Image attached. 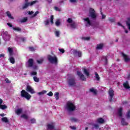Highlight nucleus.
Masks as SVG:
<instances>
[{
    "mask_svg": "<svg viewBox=\"0 0 130 130\" xmlns=\"http://www.w3.org/2000/svg\"><path fill=\"white\" fill-rule=\"evenodd\" d=\"M66 109H67V110L68 111H74V110L76 109V107L75 106L74 103L71 102H68L67 103Z\"/></svg>",
    "mask_w": 130,
    "mask_h": 130,
    "instance_id": "nucleus-1",
    "label": "nucleus"
},
{
    "mask_svg": "<svg viewBox=\"0 0 130 130\" xmlns=\"http://www.w3.org/2000/svg\"><path fill=\"white\" fill-rule=\"evenodd\" d=\"M48 59L51 63H54V64H57V57L55 55L51 56L50 55H48Z\"/></svg>",
    "mask_w": 130,
    "mask_h": 130,
    "instance_id": "nucleus-2",
    "label": "nucleus"
},
{
    "mask_svg": "<svg viewBox=\"0 0 130 130\" xmlns=\"http://www.w3.org/2000/svg\"><path fill=\"white\" fill-rule=\"evenodd\" d=\"M21 96L23 98H25L26 100H30V99H31V95L24 90L21 91Z\"/></svg>",
    "mask_w": 130,
    "mask_h": 130,
    "instance_id": "nucleus-3",
    "label": "nucleus"
},
{
    "mask_svg": "<svg viewBox=\"0 0 130 130\" xmlns=\"http://www.w3.org/2000/svg\"><path fill=\"white\" fill-rule=\"evenodd\" d=\"M67 22L69 23V25H70L72 29H75L77 28V24H76V23H75L74 21H73V19H72V18H68V19L67 20Z\"/></svg>",
    "mask_w": 130,
    "mask_h": 130,
    "instance_id": "nucleus-4",
    "label": "nucleus"
},
{
    "mask_svg": "<svg viewBox=\"0 0 130 130\" xmlns=\"http://www.w3.org/2000/svg\"><path fill=\"white\" fill-rule=\"evenodd\" d=\"M96 13H95V10L92 8H90L89 17H91L92 19H96Z\"/></svg>",
    "mask_w": 130,
    "mask_h": 130,
    "instance_id": "nucleus-5",
    "label": "nucleus"
},
{
    "mask_svg": "<svg viewBox=\"0 0 130 130\" xmlns=\"http://www.w3.org/2000/svg\"><path fill=\"white\" fill-rule=\"evenodd\" d=\"M3 39L5 41H10L11 39V36L8 33V31H5L3 32Z\"/></svg>",
    "mask_w": 130,
    "mask_h": 130,
    "instance_id": "nucleus-6",
    "label": "nucleus"
},
{
    "mask_svg": "<svg viewBox=\"0 0 130 130\" xmlns=\"http://www.w3.org/2000/svg\"><path fill=\"white\" fill-rule=\"evenodd\" d=\"M38 1H35L33 2H31V3H26L24 5H23V9H26L28 8L29 6H32L34 5H35L36 3H38Z\"/></svg>",
    "mask_w": 130,
    "mask_h": 130,
    "instance_id": "nucleus-7",
    "label": "nucleus"
},
{
    "mask_svg": "<svg viewBox=\"0 0 130 130\" xmlns=\"http://www.w3.org/2000/svg\"><path fill=\"white\" fill-rule=\"evenodd\" d=\"M109 95L110 96L109 100L110 102H112V99L113 98V96H114V91H113V89H112V88H110L109 90Z\"/></svg>",
    "mask_w": 130,
    "mask_h": 130,
    "instance_id": "nucleus-8",
    "label": "nucleus"
},
{
    "mask_svg": "<svg viewBox=\"0 0 130 130\" xmlns=\"http://www.w3.org/2000/svg\"><path fill=\"white\" fill-rule=\"evenodd\" d=\"M26 91H27V92H29L31 94H35L34 89L29 85L26 86Z\"/></svg>",
    "mask_w": 130,
    "mask_h": 130,
    "instance_id": "nucleus-9",
    "label": "nucleus"
},
{
    "mask_svg": "<svg viewBox=\"0 0 130 130\" xmlns=\"http://www.w3.org/2000/svg\"><path fill=\"white\" fill-rule=\"evenodd\" d=\"M48 129L47 130H60L59 129H55L54 128V123H50L47 125Z\"/></svg>",
    "mask_w": 130,
    "mask_h": 130,
    "instance_id": "nucleus-10",
    "label": "nucleus"
},
{
    "mask_svg": "<svg viewBox=\"0 0 130 130\" xmlns=\"http://www.w3.org/2000/svg\"><path fill=\"white\" fill-rule=\"evenodd\" d=\"M83 20L86 26H91V21H90L89 18H84Z\"/></svg>",
    "mask_w": 130,
    "mask_h": 130,
    "instance_id": "nucleus-11",
    "label": "nucleus"
},
{
    "mask_svg": "<svg viewBox=\"0 0 130 130\" xmlns=\"http://www.w3.org/2000/svg\"><path fill=\"white\" fill-rule=\"evenodd\" d=\"M38 14H39V11L36 12L35 14H34V12L33 11L28 12V15H30L31 16V18H34L35 17H36V16H37Z\"/></svg>",
    "mask_w": 130,
    "mask_h": 130,
    "instance_id": "nucleus-12",
    "label": "nucleus"
},
{
    "mask_svg": "<svg viewBox=\"0 0 130 130\" xmlns=\"http://www.w3.org/2000/svg\"><path fill=\"white\" fill-rule=\"evenodd\" d=\"M77 75L80 77V79L82 80V81H86V78H85V76L82 73L78 71L77 72Z\"/></svg>",
    "mask_w": 130,
    "mask_h": 130,
    "instance_id": "nucleus-13",
    "label": "nucleus"
},
{
    "mask_svg": "<svg viewBox=\"0 0 130 130\" xmlns=\"http://www.w3.org/2000/svg\"><path fill=\"white\" fill-rule=\"evenodd\" d=\"M33 64H34L33 59H29L28 60V62L26 63V66L27 67L31 68V67L33 66Z\"/></svg>",
    "mask_w": 130,
    "mask_h": 130,
    "instance_id": "nucleus-14",
    "label": "nucleus"
},
{
    "mask_svg": "<svg viewBox=\"0 0 130 130\" xmlns=\"http://www.w3.org/2000/svg\"><path fill=\"white\" fill-rule=\"evenodd\" d=\"M96 122L97 123H99L100 124H103V123H104L105 122V120L102 118H98L96 119Z\"/></svg>",
    "mask_w": 130,
    "mask_h": 130,
    "instance_id": "nucleus-15",
    "label": "nucleus"
},
{
    "mask_svg": "<svg viewBox=\"0 0 130 130\" xmlns=\"http://www.w3.org/2000/svg\"><path fill=\"white\" fill-rule=\"evenodd\" d=\"M74 54L75 56H78V57H81V56H82V52L79 51L74 50Z\"/></svg>",
    "mask_w": 130,
    "mask_h": 130,
    "instance_id": "nucleus-16",
    "label": "nucleus"
},
{
    "mask_svg": "<svg viewBox=\"0 0 130 130\" xmlns=\"http://www.w3.org/2000/svg\"><path fill=\"white\" fill-rule=\"evenodd\" d=\"M122 108H120L118 109L116 115H118V117H121L122 116Z\"/></svg>",
    "mask_w": 130,
    "mask_h": 130,
    "instance_id": "nucleus-17",
    "label": "nucleus"
},
{
    "mask_svg": "<svg viewBox=\"0 0 130 130\" xmlns=\"http://www.w3.org/2000/svg\"><path fill=\"white\" fill-rule=\"evenodd\" d=\"M83 70L84 75H85L86 77H89V76H90V72H89V69L83 68Z\"/></svg>",
    "mask_w": 130,
    "mask_h": 130,
    "instance_id": "nucleus-18",
    "label": "nucleus"
},
{
    "mask_svg": "<svg viewBox=\"0 0 130 130\" xmlns=\"http://www.w3.org/2000/svg\"><path fill=\"white\" fill-rule=\"evenodd\" d=\"M122 55L124 59V61L126 62H127V61H130V58L129 57H128V56L126 55H125V54L122 53Z\"/></svg>",
    "mask_w": 130,
    "mask_h": 130,
    "instance_id": "nucleus-19",
    "label": "nucleus"
},
{
    "mask_svg": "<svg viewBox=\"0 0 130 130\" xmlns=\"http://www.w3.org/2000/svg\"><path fill=\"white\" fill-rule=\"evenodd\" d=\"M22 112H23V109L22 108L17 109L15 110V113L17 114V115H20Z\"/></svg>",
    "mask_w": 130,
    "mask_h": 130,
    "instance_id": "nucleus-20",
    "label": "nucleus"
},
{
    "mask_svg": "<svg viewBox=\"0 0 130 130\" xmlns=\"http://www.w3.org/2000/svg\"><path fill=\"white\" fill-rule=\"evenodd\" d=\"M69 84L70 86H75L76 82H75V80L74 79H71L69 81Z\"/></svg>",
    "mask_w": 130,
    "mask_h": 130,
    "instance_id": "nucleus-21",
    "label": "nucleus"
},
{
    "mask_svg": "<svg viewBox=\"0 0 130 130\" xmlns=\"http://www.w3.org/2000/svg\"><path fill=\"white\" fill-rule=\"evenodd\" d=\"M8 51L9 53V55L10 56H12V55H13V48L8 47Z\"/></svg>",
    "mask_w": 130,
    "mask_h": 130,
    "instance_id": "nucleus-22",
    "label": "nucleus"
},
{
    "mask_svg": "<svg viewBox=\"0 0 130 130\" xmlns=\"http://www.w3.org/2000/svg\"><path fill=\"white\" fill-rule=\"evenodd\" d=\"M123 87L125 89H129V88H130L129 84H128V82H127V81H126L123 83Z\"/></svg>",
    "mask_w": 130,
    "mask_h": 130,
    "instance_id": "nucleus-23",
    "label": "nucleus"
},
{
    "mask_svg": "<svg viewBox=\"0 0 130 130\" xmlns=\"http://www.w3.org/2000/svg\"><path fill=\"white\" fill-rule=\"evenodd\" d=\"M21 118H23L24 119H28V115H27V114H22L21 116H20Z\"/></svg>",
    "mask_w": 130,
    "mask_h": 130,
    "instance_id": "nucleus-24",
    "label": "nucleus"
},
{
    "mask_svg": "<svg viewBox=\"0 0 130 130\" xmlns=\"http://www.w3.org/2000/svg\"><path fill=\"white\" fill-rule=\"evenodd\" d=\"M8 108V106L6 105H0V109L2 110H5V109H7Z\"/></svg>",
    "mask_w": 130,
    "mask_h": 130,
    "instance_id": "nucleus-25",
    "label": "nucleus"
},
{
    "mask_svg": "<svg viewBox=\"0 0 130 130\" xmlns=\"http://www.w3.org/2000/svg\"><path fill=\"white\" fill-rule=\"evenodd\" d=\"M9 60L13 64H14V63H15V58H14V57L10 56L9 58Z\"/></svg>",
    "mask_w": 130,
    "mask_h": 130,
    "instance_id": "nucleus-26",
    "label": "nucleus"
},
{
    "mask_svg": "<svg viewBox=\"0 0 130 130\" xmlns=\"http://www.w3.org/2000/svg\"><path fill=\"white\" fill-rule=\"evenodd\" d=\"M2 121L3 122H5V123H8L9 122V119L7 117H3L2 118Z\"/></svg>",
    "mask_w": 130,
    "mask_h": 130,
    "instance_id": "nucleus-27",
    "label": "nucleus"
},
{
    "mask_svg": "<svg viewBox=\"0 0 130 130\" xmlns=\"http://www.w3.org/2000/svg\"><path fill=\"white\" fill-rule=\"evenodd\" d=\"M126 26L128 29L130 30V18H128L126 21Z\"/></svg>",
    "mask_w": 130,
    "mask_h": 130,
    "instance_id": "nucleus-28",
    "label": "nucleus"
},
{
    "mask_svg": "<svg viewBox=\"0 0 130 130\" xmlns=\"http://www.w3.org/2000/svg\"><path fill=\"white\" fill-rule=\"evenodd\" d=\"M103 48V44H100L96 45L97 49H102Z\"/></svg>",
    "mask_w": 130,
    "mask_h": 130,
    "instance_id": "nucleus-29",
    "label": "nucleus"
},
{
    "mask_svg": "<svg viewBox=\"0 0 130 130\" xmlns=\"http://www.w3.org/2000/svg\"><path fill=\"white\" fill-rule=\"evenodd\" d=\"M47 91L46 90H42L41 92L38 93V95H44V94H46Z\"/></svg>",
    "mask_w": 130,
    "mask_h": 130,
    "instance_id": "nucleus-30",
    "label": "nucleus"
},
{
    "mask_svg": "<svg viewBox=\"0 0 130 130\" xmlns=\"http://www.w3.org/2000/svg\"><path fill=\"white\" fill-rule=\"evenodd\" d=\"M59 95V93L58 92H55L54 93V97L56 99V100H58V99H59V97L58 96Z\"/></svg>",
    "mask_w": 130,
    "mask_h": 130,
    "instance_id": "nucleus-31",
    "label": "nucleus"
},
{
    "mask_svg": "<svg viewBox=\"0 0 130 130\" xmlns=\"http://www.w3.org/2000/svg\"><path fill=\"white\" fill-rule=\"evenodd\" d=\"M90 91L92 93H93L94 95H96V94H97V90L96 89H94V88H91L90 89Z\"/></svg>",
    "mask_w": 130,
    "mask_h": 130,
    "instance_id": "nucleus-32",
    "label": "nucleus"
},
{
    "mask_svg": "<svg viewBox=\"0 0 130 130\" xmlns=\"http://www.w3.org/2000/svg\"><path fill=\"white\" fill-rule=\"evenodd\" d=\"M121 123L123 125H127V123L124 121V119L123 118L121 119Z\"/></svg>",
    "mask_w": 130,
    "mask_h": 130,
    "instance_id": "nucleus-33",
    "label": "nucleus"
},
{
    "mask_svg": "<svg viewBox=\"0 0 130 130\" xmlns=\"http://www.w3.org/2000/svg\"><path fill=\"white\" fill-rule=\"evenodd\" d=\"M6 14L8 17H9V18H10V19H14V18H13L12 14H11V13H10V12H7Z\"/></svg>",
    "mask_w": 130,
    "mask_h": 130,
    "instance_id": "nucleus-34",
    "label": "nucleus"
},
{
    "mask_svg": "<svg viewBox=\"0 0 130 130\" xmlns=\"http://www.w3.org/2000/svg\"><path fill=\"white\" fill-rule=\"evenodd\" d=\"M12 28L15 31H17V32H20V31H21V28H20L19 27H12Z\"/></svg>",
    "mask_w": 130,
    "mask_h": 130,
    "instance_id": "nucleus-35",
    "label": "nucleus"
},
{
    "mask_svg": "<svg viewBox=\"0 0 130 130\" xmlns=\"http://www.w3.org/2000/svg\"><path fill=\"white\" fill-rule=\"evenodd\" d=\"M16 40H17V41H19V40H21V41L24 42V41H25L26 38H18V40L16 39Z\"/></svg>",
    "mask_w": 130,
    "mask_h": 130,
    "instance_id": "nucleus-36",
    "label": "nucleus"
},
{
    "mask_svg": "<svg viewBox=\"0 0 130 130\" xmlns=\"http://www.w3.org/2000/svg\"><path fill=\"white\" fill-rule=\"evenodd\" d=\"M56 26H59L60 25V20L59 19H57L55 22Z\"/></svg>",
    "mask_w": 130,
    "mask_h": 130,
    "instance_id": "nucleus-37",
    "label": "nucleus"
},
{
    "mask_svg": "<svg viewBox=\"0 0 130 130\" xmlns=\"http://www.w3.org/2000/svg\"><path fill=\"white\" fill-rule=\"evenodd\" d=\"M34 81L36 82H39V78H38L37 77L35 76L34 77Z\"/></svg>",
    "mask_w": 130,
    "mask_h": 130,
    "instance_id": "nucleus-38",
    "label": "nucleus"
},
{
    "mask_svg": "<svg viewBox=\"0 0 130 130\" xmlns=\"http://www.w3.org/2000/svg\"><path fill=\"white\" fill-rule=\"evenodd\" d=\"M55 36H56V37H58L60 35V32H59V31L58 30H56L55 31Z\"/></svg>",
    "mask_w": 130,
    "mask_h": 130,
    "instance_id": "nucleus-39",
    "label": "nucleus"
},
{
    "mask_svg": "<svg viewBox=\"0 0 130 130\" xmlns=\"http://www.w3.org/2000/svg\"><path fill=\"white\" fill-rule=\"evenodd\" d=\"M27 20H28V18L27 17H24L21 20V23H25V22H27Z\"/></svg>",
    "mask_w": 130,
    "mask_h": 130,
    "instance_id": "nucleus-40",
    "label": "nucleus"
},
{
    "mask_svg": "<svg viewBox=\"0 0 130 130\" xmlns=\"http://www.w3.org/2000/svg\"><path fill=\"white\" fill-rule=\"evenodd\" d=\"M93 127L95 129H99V125L98 124H95L93 125Z\"/></svg>",
    "mask_w": 130,
    "mask_h": 130,
    "instance_id": "nucleus-41",
    "label": "nucleus"
},
{
    "mask_svg": "<svg viewBox=\"0 0 130 130\" xmlns=\"http://www.w3.org/2000/svg\"><path fill=\"white\" fill-rule=\"evenodd\" d=\"M37 62L38 63H39V64L42 63V62H43V58H42L40 59V60H38Z\"/></svg>",
    "mask_w": 130,
    "mask_h": 130,
    "instance_id": "nucleus-42",
    "label": "nucleus"
},
{
    "mask_svg": "<svg viewBox=\"0 0 130 130\" xmlns=\"http://www.w3.org/2000/svg\"><path fill=\"white\" fill-rule=\"evenodd\" d=\"M95 75L96 80H98V81H99V80H100V77H99V75L96 72L95 73Z\"/></svg>",
    "mask_w": 130,
    "mask_h": 130,
    "instance_id": "nucleus-43",
    "label": "nucleus"
},
{
    "mask_svg": "<svg viewBox=\"0 0 130 130\" xmlns=\"http://www.w3.org/2000/svg\"><path fill=\"white\" fill-rule=\"evenodd\" d=\"M126 117L128 119L130 118V111H128L127 114L126 115Z\"/></svg>",
    "mask_w": 130,
    "mask_h": 130,
    "instance_id": "nucleus-44",
    "label": "nucleus"
},
{
    "mask_svg": "<svg viewBox=\"0 0 130 130\" xmlns=\"http://www.w3.org/2000/svg\"><path fill=\"white\" fill-rule=\"evenodd\" d=\"M37 75V72L34 71L30 73V76H36Z\"/></svg>",
    "mask_w": 130,
    "mask_h": 130,
    "instance_id": "nucleus-45",
    "label": "nucleus"
},
{
    "mask_svg": "<svg viewBox=\"0 0 130 130\" xmlns=\"http://www.w3.org/2000/svg\"><path fill=\"white\" fill-rule=\"evenodd\" d=\"M47 95H48V96H50L51 97V96H53V93H52V92L50 91L48 93H47Z\"/></svg>",
    "mask_w": 130,
    "mask_h": 130,
    "instance_id": "nucleus-46",
    "label": "nucleus"
},
{
    "mask_svg": "<svg viewBox=\"0 0 130 130\" xmlns=\"http://www.w3.org/2000/svg\"><path fill=\"white\" fill-rule=\"evenodd\" d=\"M30 122L31 123H36V120L35 119H31L30 120Z\"/></svg>",
    "mask_w": 130,
    "mask_h": 130,
    "instance_id": "nucleus-47",
    "label": "nucleus"
},
{
    "mask_svg": "<svg viewBox=\"0 0 130 130\" xmlns=\"http://www.w3.org/2000/svg\"><path fill=\"white\" fill-rule=\"evenodd\" d=\"M50 22L51 23V24H53V15L51 16Z\"/></svg>",
    "mask_w": 130,
    "mask_h": 130,
    "instance_id": "nucleus-48",
    "label": "nucleus"
},
{
    "mask_svg": "<svg viewBox=\"0 0 130 130\" xmlns=\"http://www.w3.org/2000/svg\"><path fill=\"white\" fill-rule=\"evenodd\" d=\"M54 9L55 10V11H58V12H60V11H61V9H60V8L58 7H55Z\"/></svg>",
    "mask_w": 130,
    "mask_h": 130,
    "instance_id": "nucleus-49",
    "label": "nucleus"
},
{
    "mask_svg": "<svg viewBox=\"0 0 130 130\" xmlns=\"http://www.w3.org/2000/svg\"><path fill=\"white\" fill-rule=\"evenodd\" d=\"M72 121H74V122H77L78 121V119L76 118H73L71 119Z\"/></svg>",
    "mask_w": 130,
    "mask_h": 130,
    "instance_id": "nucleus-50",
    "label": "nucleus"
},
{
    "mask_svg": "<svg viewBox=\"0 0 130 130\" xmlns=\"http://www.w3.org/2000/svg\"><path fill=\"white\" fill-rule=\"evenodd\" d=\"M5 57V54H0V59H3Z\"/></svg>",
    "mask_w": 130,
    "mask_h": 130,
    "instance_id": "nucleus-51",
    "label": "nucleus"
},
{
    "mask_svg": "<svg viewBox=\"0 0 130 130\" xmlns=\"http://www.w3.org/2000/svg\"><path fill=\"white\" fill-rule=\"evenodd\" d=\"M48 24H49V20H46L45 21V25H48Z\"/></svg>",
    "mask_w": 130,
    "mask_h": 130,
    "instance_id": "nucleus-52",
    "label": "nucleus"
},
{
    "mask_svg": "<svg viewBox=\"0 0 130 130\" xmlns=\"http://www.w3.org/2000/svg\"><path fill=\"white\" fill-rule=\"evenodd\" d=\"M59 51L60 52H61L62 53H64V50L63 49H59Z\"/></svg>",
    "mask_w": 130,
    "mask_h": 130,
    "instance_id": "nucleus-53",
    "label": "nucleus"
},
{
    "mask_svg": "<svg viewBox=\"0 0 130 130\" xmlns=\"http://www.w3.org/2000/svg\"><path fill=\"white\" fill-rule=\"evenodd\" d=\"M109 21H110V22H114V19L112 18H109Z\"/></svg>",
    "mask_w": 130,
    "mask_h": 130,
    "instance_id": "nucleus-54",
    "label": "nucleus"
},
{
    "mask_svg": "<svg viewBox=\"0 0 130 130\" xmlns=\"http://www.w3.org/2000/svg\"><path fill=\"white\" fill-rule=\"evenodd\" d=\"M70 127L71 128V129H76L77 128L75 126H70Z\"/></svg>",
    "mask_w": 130,
    "mask_h": 130,
    "instance_id": "nucleus-55",
    "label": "nucleus"
},
{
    "mask_svg": "<svg viewBox=\"0 0 130 130\" xmlns=\"http://www.w3.org/2000/svg\"><path fill=\"white\" fill-rule=\"evenodd\" d=\"M102 19H105V18H106V15H104V14H102Z\"/></svg>",
    "mask_w": 130,
    "mask_h": 130,
    "instance_id": "nucleus-56",
    "label": "nucleus"
},
{
    "mask_svg": "<svg viewBox=\"0 0 130 130\" xmlns=\"http://www.w3.org/2000/svg\"><path fill=\"white\" fill-rule=\"evenodd\" d=\"M30 51H34L35 49H34V48L33 47H29V48Z\"/></svg>",
    "mask_w": 130,
    "mask_h": 130,
    "instance_id": "nucleus-57",
    "label": "nucleus"
},
{
    "mask_svg": "<svg viewBox=\"0 0 130 130\" xmlns=\"http://www.w3.org/2000/svg\"><path fill=\"white\" fill-rule=\"evenodd\" d=\"M84 40H90V37H85L84 38Z\"/></svg>",
    "mask_w": 130,
    "mask_h": 130,
    "instance_id": "nucleus-58",
    "label": "nucleus"
},
{
    "mask_svg": "<svg viewBox=\"0 0 130 130\" xmlns=\"http://www.w3.org/2000/svg\"><path fill=\"white\" fill-rule=\"evenodd\" d=\"M70 3H76L77 0H69Z\"/></svg>",
    "mask_w": 130,
    "mask_h": 130,
    "instance_id": "nucleus-59",
    "label": "nucleus"
},
{
    "mask_svg": "<svg viewBox=\"0 0 130 130\" xmlns=\"http://www.w3.org/2000/svg\"><path fill=\"white\" fill-rule=\"evenodd\" d=\"M7 25L8 26H9V27H13V25H12V24L10 23H7Z\"/></svg>",
    "mask_w": 130,
    "mask_h": 130,
    "instance_id": "nucleus-60",
    "label": "nucleus"
},
{
    "mask_svg": "<svg viewBox=\"0 0 130 130\" xmlns=\"http://www.w3.org/2000/svg\"><path fill=\"white\" fill-rule=\"evenodd\" d=\"M118 26H121L123 28H124V26H122V25H121V24L120 23H119V22L118 23Z\"/></svg>",
    "mask_w": 130,
    "mask_h": 130,
    "instance_id": "nucleus-61",
    "label": "nucleus"
},
{
    "mask_svg": "<svg viewBox=\"0 0 130 130\" xmlns=\"http://www.w3.org/2000/svg\"><path fill=\"white\" fill-rule=\"evenodd\" d=\"M3 100H2L1 99H0V105H2L3 104Z\"/></svg>",
    "mask_w": 130,
    "mask_h": 130,
    "instance_id": "nucleus-62",
    "label": "nucleus"
},
{
    "mask_svg": "<svg viewBox=\"0 0 130 130\" xmlns=\"http://www.w3.org/2000/svg\"><path fill=\"white\" fill-rule=\"evenodd\" d=\"M0 116H2V117H4V116H5V114H0Z\"/></svg>",
    "mask_w": 130,
    "mask_h": 130,
    "instance_id": "nucleus-63",
    "label": "nucleus"
},
{
    "mask_svg": "<svg viewBox=\"0 0 130 130\" xmlns=\"http://www.w3.org/2000/svg\"><path fill=\"white\" fill-rule=\"evenodd\" d=\"M6 83H11V82H10V81L9 80H6Z\"/></svg>",
    "mask_w": 130,
    "mask_h": 130,
    "instance_id": "nucleus-64",
    "label": "nucleus"
}]
</instances>
